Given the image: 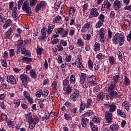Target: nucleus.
<instances>
[{"instance_id":"680f3d73","label":"nucleus","mask_w":131,"mask_h":131,"mask_svg":"<svg viewBox=\"0 0 131 131\" xmlns=\"http://www.w3.org/2000/svg\"><path fill=\"white\" fill-rule=\"evenodd\" d=\"M110 17L112 18V19H114L115 18V13L114 11H111L110 14Z\"/></svg>"},{"instance_id":"49530a36","label":"nucleus","mask_w":131,"mask_h":131,"mask_svg":"<svg viewBox=\"0 0 131 131\" xmlns=\"http://www.w3.org/2000/svg\"><path fill=\"white\" fill-rule=\"evenodd\" d=\"M9 54H10L11 58H12V57H14V56H15V51H14V49H10L9 50Z\"/></svg>"},{"instance_id":"c85d7f7f","label":"nucleus","mask_w":131,"mask_h":131,"mask_svg":"<svg viewBox=\"0 0 131 131\" xmlns=\"http://www.w3.org/2000/svg\"><path fill=\"white\" fill-rule=\"evenodd\" d=\"M88 67L90 68V69H93V68L94 67V65H93V61L92 60H91V59H90L88 61Z\"/></svg>"},{"instance_id":"e2e57ef3","label":"nucleus","mask_w":131,"mask_h":131,"mask_svg":"<svg viewBox=\"0 0 131 131\" xmlns=\"http://www.w3.org/2000/svg\"><path fill=\"white\" fill-rule=\"evenodd\" d=\"M89 7V5H88V3L84 4L83 7V12H85L86 10H88V7Z\"/></svg>"},{"instance_id":"2eb2a0df","label":"nucleus","mask_w":131,"mask_h":131,"mask_svg":"<svg viewBox=\"0 0 131 131\" xmlns=\"http://www.w3.org/2000/svg\"><path fill=\"white\" fill-rule=\"evenodd\" d=\"M123 80H124L123 83L124 85L127 86L130 84V80L129 79V78H128V77H127V76H124V78Z\"/></svg>"},{"instance_id":"ddd939ff","label":"nucleus","mask_w":131,"mask_h":131,"mask_svg":"<svg viewBox=\"0 0 131 131\" xmlns=\"http://www.w3.org/2000/svg\"><path fill=\"white\" fill-rule=\"evenodd\" d=\"M88 123H89V120L88 118L84 117L81 119V124L82 127H86Z\"/></svg>"},{"instance_id":"774afa93","label":"nucleus","mask_w":131,"mask_h":131,"mask_svg":"<svg viewBox=\"0 0 131 131\" xmlns=\"http://www.w3.org/2000/svg\"><path fill=\"white\" fill-rule=\"evenodd\" d=\"M49 116V117H51L52 119L53 118H55V112L50 113Z\"/></svg>"},{"instance_id":"2f4dec72","label":"nucleus","mask_w":131,"mask_h":131,"mask_svg":"<svg viewBox=\"0 0 131 131\" xmlns=\"http://www.w3.org/2000/svg\"><path fill=\"white\" fill-rule=\"evenodd\" d=\"M64 105L65 106H66V107H67V108H69V109H71V108H72V106H73L72 103H71L69 101H67L65 103Z\"/></svg>"},{"instance_id":"f8f14e48","label":"nucleus","mask_w":131,"mask_h":131,"mask_svg":"<svg viewBox=\"0 0 131 131\" xmlns=\"http://www.w3.org/2000/svg\"><path fill=\"white\" fill-rule=\"evenodd\" d=\"M14 28H10L5 34V38H10L11 34L14 33Z\"/></svg>"},{"instance_id":"37998d69","label":"nucleus","mask_w":131,"mask_h":131,"mask_svg":"<svg viewBox=\"0 0 131 131\" xmlns=\"http://www.w3.org/2000/svg\"><path fill=\"white\" fill-rule=\"evenodd\" d=\"M23 2H24V0H19L18 1V3L17 4L18 9V10H20L21 7L22 6V4H23Z\"/></svg>"},{"instance_id":"f257e3e1","label":"nucleus","mask_w":131,"mask_h":131,"mask_svg":"<svg viewBox=\"0 0 131 131\" xmlns=\"http://www.w3.org/2000/svg\"><path fill=\"white\" fill-rule=\"evenodd\" d=\"M26 118L28 120V122L29 123V128L33 129L36 125V123L39 122V118L37 117L31 116V113L26 114Z\"/></svg>"},{"instance_id":"f3484780","label":"nucleus","mask_w":131,"mask_h":131,"mask_svg":"<svg viewBox=\"0 0 131 131\" xmlns=\"http://www.w3.org/2000/svg\"><path fill=\"white\" fill-rule=\"evenodd\" d=\"M55 28V25L53 24H50L48 26V31L47 32L48 34H50V33H52L53 32V30Z\"/></svg>"},{"instance_id":"79ce46f5","label":"nucleus","mask_w":131,"mask_h":131,"mask_svg":"<svg viewBox=\"0 0 131 131\" xmlns=\"http://www.w3.org/2000/svg\"><path fill=\"white\" fill-rule=\"evenodd\" d=\"M60 39L58 38H55L52 41H51V45H57L58 42H59Z\"/></svg>"},{"instance_id":"a878e982","label":"nucleus","mask_w":131,"mask_h":131,"mask_svg":"<svg viewBox=\"0 0 131 131\" xmlns=\"http://www.w3.org/2000/svg\"><path fill=\"white\" fill-rule=\"evenodd\" d=\"M70 83H73L74 84L75 83V75H71L70 79Z\"/></svg>"},{"instance_id":"ea45409f","label":"nucleus","mask_w":131,"mask_h":131,"mask_svg":"<svg viewBox=\"0 0 131 131\" xmlns=\"http://www.w3.org/2000/svg\"><path fill=\"white\" fill-rule=\"evenodd\" d=\"M93 114H94V113L93 112L91 111L89 112L85 113V114H84L83 116H84V117H88L89 116H91V115H93Z\"/></svg>"},{"instance_id":"3c124183","label":"nucleus","mask_w":131,"mask_h":131,"mask_svg":"<svg viewBox=\"0 0 131 131\" xmlns=\"http://www.w3.org/2000/svg\"><path fill=\"white\" fill-rule=\"evenodd\" d=\"M114 59H115V58L113 56H111L110 58V62L113 65H114V64H115V60H114Z\"/></svg>"},{"instance_id":"338daca9","label":"nucleus","mask_w":131,"mask_h":131,"mask_svg":"<svg viewBox=\"0 0 131 131\" xmlns=\"http://www.w3.org/2000/svg\"><path fill=\"white\" fill-rule=\"evenodd\" d=\"M37 53L38 55H41V49H40L38 46L37 48Z\"/></svg>"},{"instance_id":"dca6fc26","label":"nucleus","mask_w":131,"mask_h":131,"mask_svg":"<svg viewBox=\"0 0 131 131\" xmlns=\"http://www.w3.org/2000/svg\"><path fill=\"white\" fill-rule=\"evenodd\" d=\"M108 95L110 97H111L112 98H115V99H116V98H117V95H118V94L116 91H111V92H108Z\"/></svg>"},{"instance_id":"f03ea898","label":"nucleus","mask_w":131,"mask_h":131,"mask_svg":"<svg viewBox=\"0 0 131 131\" xmlns=\"http://www.w3.org/2000/svg\"><path fill=\"white\" fill-rule=\"evenodd\" d=\"M124 40H125V37L122 34V33H116L113 37L112 41L114 45H118L121 47L123 46L124 43Z\"/></svg>"},{"instance_id":"7c9ffc66","label":"nucleus","mask_w":131,"mask_h":131,"mask_svg":"<svg viewBox=\"0 0 131 131\" xmlns=\"http://www.w3.org/2000/svg\"><path fill=\"white\" fill-rule=\"evenodd\" d=\"M30 74H31V77L32 78H36L37 77V75H36V74L35 73V72L33 71V70H32L30 71Z\"/></svg>"},{"instance_id":"c756f323","label":"nucleus","mask_w":131,"mask_h":131,"mask_svg":"<svg viewBox=\"0 0 131 131\" xmlns=\"http://www.w3.org/2000/svg\"><path fill=\"white\" fill-rule=\"evenodd\" d=\"M72 96H73L74 97H75V98H76L77 99V98L79 97V91H78V90H76L74 93L73 94Z\"/></svg>"},{"instance_id":"4d7b16f0","label":"nucleus","mask_w":131,"mask_h":131,"mask_svg":"<svg viewBox=\"0 0 131 131\" xmlns=\"http://www.w3.org/2000/svg\"><path fill=\"white\" fill-rule=\"evenodd\" d=\"M23 60H24V61H26V62H31L32 59L31 58L24 57L23 58Z\"/></svg>"},{"instance_id":"0e129e2a","label":"nucleus","mask_w":131,"mask_h":131,"mask_svg":"<svg viewBox=\"0 0 131 131\" xmlns=\"http://www.w3.org/2000/svg\"><path fill=\"white\" fill-rule=\"evenodd\" d=\"M62 61H63V58H62V56L59 55L58 57V62L59 63V64H61Z\"/></svg>"},{"instance_id":"20e7f679","label":"nucleus","mask_w":131,"mask_h":131,"mask_svg":"<svg viewBox=\"0 0 131 131\" xmlns=\"http://www.w3.org/2000/svg\"><path fill=\"white\" fill-rule=\"evenodd\" d=\"M47 5V3L45 1H41L40 3L37 4L35 8V12H39L40 11L41 8L45 9L46 8V6Z\"/></svg>"},{"instance_id":"e433bc0d","label":"nucleus","mask_w":131,"mask_h":131,"mask_svg":"<svg viewBox=\"0 0 131 131\" xmlns=\"http://www.w3.org/2000/svg\"><path fill=\"white\" fill-rule=\"evenodd\" d=\"M81 60L80 58H78L76 61V66L78 67H79L80 65H81Z\"/></svg>"},{"instance_id":"c03bdc74","label":"nucleus","mask_w":131,"mask_h":131,"mask_svg":"<svg viewBox=\"0 0 131 131\" xmlns=\"http://www.w3.org/2000/svg\"><path fill=\"white\" fill-rule=\"evenodd\" d=\"M41 39L42 40H45V37H46L47 36V32L41 31Z\"/></svg>"},{"instance_id":"b1692460","label":"nucleus","mask_w":131,"mask_h":131,"mask_svg":"<svg viewBox=\"0 0 131 131\" xmlns=\"http://www.w3.org/2000/svg\"><path fill=\"white\" fill-rule=\"evenodd\" d=\"M87 80L88 82H92V81H95V80H96V77L94 75L91 76L88 78Z\"/></svg>"},{"instance_id":"7ed1b4c3","label":"nucleus","mask_w":131,"mask_h":131,"mask_svg":"<svg viewBox=\"0 0 131 131\" xmlns=\"http://www.w3.org/2000/svg\"><path fill=\"white\" fill-rule=\"evenodd\" d=\"M22 9L23 11L26 12V14L30 16L32 12L31 11V8L29 7V2L28 1H25L23 4Z\"/></svg>"},{"instance_id":"6e6552de","label":"nucleus","mask_w":131,"mask_h":131,"mask_svg":"<svg viewBox=\"0 0 131 131\" xmlns=\"http://www.w3.org/2000/svg\"><path fill=\"white\" fill-rule=\"evenodd\" d=\"M19 77L21 80L22 83L24 85H25V84L27 83V81L29 80V77L24 74H22Z\"/></svg>"},{"instance_id":"a18cd8bd","label":"nucleus","mask_w":131,"mask_h":131,"mask_svg":"<svg viewBox=\"0 0 131 131\" xmlns=\"http://www.w3.org/2000/svg\"><path fill=\"white\" fill-rule=\"evenodd\" d=\"M41 95H42V91L41 90L37 91V92L36 93V96L38 97V98H40Z\"/></svg>"},{"instance_id":"a211bd4d","label":"nucleus","mask_w":131,"mask_h":131,"mask_svg":"<svg viewBox=\"0 0 131 131\" xmlns=\"http://www.w3.org/2000/svg\"><path fill=\"white\" fill-rule=\"evenodd\" d=\"M110 128L111 130L113 131L118 130L119 128V126L116 124H113L110 126Z\"/></svg>"},{"instance_id":"c9c22d12","label":"nucleus","mask_w":131,"mask_h":131,"mask_svg":"<svg viewBox=\"0 0 131 131\" xmlns=\"http://www.w3.org/2000/svg\"><path fill=\"white\" fill-rule=\"evenodd\" d=\"M100 45L98 42H95V48H94V51L95 52H97V51H99V49H100Z\"/></svg>"},{"instance_id":"69168bd1","label":"nucleus","mask_w":131,"mask_h":131,"mask_svg":"<svg viewBox=\"0 0 131 131\" xmlns=\"http://www.w3.org/2000/svg\"><path fill=\"white\" fill-rule=\"evenodd\" d=\"M2 65L4 67H7V66H8L7 64V61L6 60H3L2 62Z\"/></svg>"},{"instance_id":"9b49d317","label":"nucleus","mask_w":131,"mask_h":131,"mask_svg":"<svg viewBox=\"0 0 131 131\" xmlns=\"http://www.w3.org/2000/svg\"><path fill=\"white\" fill-rule=\"evenodd\" d=\"M111 7V3L108 1V0L104 1L103 4L102 5V8H103V9H105L106 8L107 9V10H109ZM102 10H103V8H102Z\"/></svg>"},{"instance_id":"5fc2aeb1","label":"nucleus","mask_w":131,"mask_h":131,"mask_svg":"<svg viewBox=\"0 0 131 131\" xmlns=\"http://www.w3.org/2000/svg\"><path fill=\"white\" fill-rule=\"evenodd\" d=\"M57 51H58V52H62V51L64 50V49L63 48V47H62V45H57Z\"/></svg>"},{"instance_id":"423d86ee","label":"nucleus","mask_w":131,"mask_h":131,"mask_svg":"<svg viewBox=\"0 0 131 131\" xmlns=\"http://www.w3.org/2000/svg\"><path fill=\"white\" fill-rule=\"evenodd\" d=\"M105 106L107 109L110 108L108 112L113 113L114 111H115V110H116V105H115L114 103L111 104H105Z\"/></svg>"},{"instance_id":"6ab92c4d","label":"nucleus","mask_w":131,"mask_h":131,"mask_svg":"<svg viewBox=\"0 0 131 131\" xmlns=\"http://www.w3.org/2000/svg\"><path fill=\"white\" fill-rule=\"evenodd\" d=\"M117 112L119 116H121V117H123V118H125L126 117V115H125L124 113L122 112V111H121L120 109H117Z\"/></svg>"},{"instance_id":"aec40b11","label":"nucleus","mask_w":131,"mask_h":131,"mask_svg":"<svg viewBox=\"0 0 131 131\" xmlns=\"http://www.w3.org/2000/svg\"><path fill=\"white\" fill-rule=\"evenodd\" d=\"M90 124L92 130L98 131V127L97 126V125H94L93 122H90Z\"/></svg>"},{"instance_id":"72a5a7b5","label":"nucleus","mask_w":131,"mask_h":131,"mask_svg":"<svg viewBox=\"0 0 131 131\" xmlns=\"http://www.w3.org/2000/svg\"><path fill=\"white\" fill-rule=\"evenodd\" d=\"M37 0H30V7H34L36 5Z\"/></svg>"},{"instance_id":"de8ad7c7","label":"nucleus","mask_w":131,"mask_h":131,"mask_svg":"<svg viewBox=\"0 0 131 131\" xmlns=\"http://www.w3.org/2000/svg\"><path fill=\"white\" fill-rule=\"evenodd\" d=\"M92 121L95 123H99L100 122V119L98 117H95L92 119Z\"/></svg>"},{"instance_id":"4c0bfd02","label":"nucleus","mask_w":131,"mask_h":131,"mask_svg":"<svg viewBox=\"0 0 131 131\" xmlns=\"http://www.w3.org/2000/svg\"><path fill=\"white\" fill-rule=\"evenodd\" d=\"M7 125H8V126H10V127H12V126H14V122L13 121H9L7 120Z\"/></svg>"},{"instance_id":"1a4fd4ad","label":"nucleus","mask_w":131,"mask_h":131,"mask_svg":"<svg viewBox=\"0 0 131 131\" xmlns=\"http://www.w3.org/2000/svg\"><path fill=\"white\" fill-rule=\"evenodd\" d=\"M7 80L8 82L11 83L12 84H15L16 83V79L15 78V77L12 75H9L7 76Z\"/></svg>"},{"instance_id":"4be33fe9","label":"nucleus","mask_w":131,"mask_h":131,"mask_svg":"<svg viewBox=\"0 0 131 131\" xmlns=\"http://www.w3.org/2000/svg\"><path fill=\"white\" fill-rule=\"evenodd\" d=\"M97 98L101 101H103L104 100V97H105V95H104L103 92H101L99 94L97 95Z\"/></svg>"},{"instance_id":"39448f33","label":"nucleus","mask_w":131,"mask_h":131,"mask_svg":"<svg viewBox=\"0 0 131 131\" xmlns=\"http://www.w3.org/2000/svg\"><path fill=\"white\" fill-rule=\"evenodd\" d=\"M105 118L107 123H111L112 122V113L109 111H106L105 114Z\"/></svg>"},{"instance_id":"f704fd0d","label":"nucleus","mask_w":131,"mask_h":131,"mask_svg":"<svg viewBox=\"0 0 131 131\" xmlns=\"http://www.w3.org/2000/svg\"><path fill=\"white\" fill-rule=\"evenodd\" d=\"M64 117L66 120H70V118H71V115L69 114L65 113L64 114Z\"/></svg>"},{"instance_id":"a19ab883","label":"nucleus","mask_w":131,"mask_h":131,"mask_svg":"<svg viewBox=\"0 0 131 131\" xmlns=\"http://www.w3.org/2000/svg\"><path fill=\"white\" fill-rule=\"evenodd\" d=\"M85 108H86L85 104L82 102H81V104L80 105V109H81V110H83L84 109H85Z\"/></svg>"},{"instance_id":"09e8293b","label":"nucleus","mask_w":131,"mask_h":131,"mask_svg":"<svg viewBox=\"0 0 131 131\" xmlns=\"http://www.w3.org/2000/svg\"><path fill=\"white\" fill-rule=\"evenodd\" d=\"M119 75H117L113 77V80H114V81H115V83H117V82H118V80L119 79Z\"/></svg>"},{"instance_id":"393cba45","label":"nucleus","mask_w":131,"mask_h":131,"mask_svg":"<svg viewBox=\"0 0 131 131\" xmlns=\"http://www.w3.org/2000/svg\"><path fill=\"white\" fill-rule=\"evenodd\" d=\"M68 32H69V30L68 29H66L65 31H62V33L60 35H61V37H66L67 35H68Z\"/></svg>"},{"instance_id":"58836bf2","label":"nucleus","mask_w":131,"mask_h":131,"mask_svg":"<svg viewBox=\"0 0 131 131\" xmlns=\"http://www.w3.org/2000/svg\"><path fill=\"white\" fill-rule=\"evenodd\" d=\"M92 102V99H88L87 100V103H86V109H88L92 105V103H91Z\"/></svg>"},{"instance_id":"603ef678","label":"nucleus","mask_w":131,"mask_h":131,"mask_svg":"<svg viewBox=\"0 0 131 131\" xmlns=\"http://www.w3.org/2000/svg\"><path fill=\"white\" fill-rule=\"evenodd\" d=\"M70 110L71 111V112L74 114L76 113V112L77 111V110H76V107H75L73 105L72 106L71 108L70 109Z\"/></svg>"},{"instance_id":"bf43d9fd","label":"nucleus","mask_w":131,"mask_h":131,"mask_svg":"<svg viewBox=\"0 0 131 131\" xmlns=\"http://www.w3.org/2000/svg\"><path fill=\"white\" fill-rule=\"evenodd\" d=\"M77 43L79 47H82V46H83V42H82V40L81 39H79L77 41Z\"/></svg>"},{"instance_id":"864d4df0","label":"nucleus","mask_w":131,"mask_h":131,"mask_svg":"<svg viewBox=\"0 0 131 131\" xmlns=\"http://www.w3.org/2000/svg\"><path fill=\"white\" fill-rule=\"evenodd\" d=\"M98 19L100 20V21L104 22V19H105V16L103 15V14H101L98 17Z\"/></svg>"},{"instance_id":"13d9d810","label":"nucleus","mask_w":131,"mask_h":131,"mask_svg":"<svg viewBox=\"0 0 131 131\" xmlns=\"http://www.w3.org/2000/svg\"><path fill=\"white\" fill-rule=\"evenodd\" d=\"M24 96H25V98H26V99L30 98V96H29V94L27 91H24Z\"/></svg>"},{"instance_id":"052dcab7","label":"nucleus","mask_w":131,"mask_h":131,"mask_svg":"<svg viewBox=\"0 0 131 131\" xmlns=\"http://www.w3.org/2000/svg\"><path fill=\"white\" fill-rule=\"evenodd\" d=\"M77 98L76 97H75L73 95H71L70 96V100L72 102H75V101H76L77 100Z\"/></svg>"},{"instance_id":"9d476101","label":"nucleus","mask_w":131,"mask_h":131,"mask_svg":"<svg viewBox=\"0 0 131 131\" xmlns=\"http://www.w3.org/2000/svg\"><path fill=\"white\" fill-rule=\"evenodd\" d=\"M121 4L119 1H115L114 2V8L115 11H118L121 8Z\"/></svg>"},{"instance_id":"bb28decb","label":"nucleus","mask_w":131,"mask_h":131,"mask_svg":"<svg viewBox=\"0 0 131 131\" xmlns=\"http://www.w3.org/2000/svg\"><path fill=\"white\" fill-rule=\"evenodd\" d=\"M104 23V21H101V20H99L96 24L95 25V27L96 28H100V27H101V26H102V25H103Z\"/></svg>"},{"instance_id":"473e14b6","label":"nucleus","mask_w":131,"mask_h":131,"mask_svg":"<svg viewBox=\"0 0 131 131\" xmlns=\"http://www.w3.org/2000/svg\"><path fill=\"white\" fill-rule=\"evenodd\" d=\"M99 38L100 40V41L102 42H105V40H106V38L105 37L104 34H100L99 36Z\"/></svg>"},{"instance_id":"5701e85b","label":"nucleus","mask_w":131,"mask_h":131,"mask_svg":"<svg viewBox=\"0 0 131 131\" xmlns=\"http://www.w3.org/2000/svg\"><path fill=\"white\" fill-rule=\"evenodd\" d=\"M115 84H111V86L108 88V93L115 91Z\"/></svg>"},{"instance_id":"4468645a","label":"nucleus","mask_w":131,"mask_h":131,"mask_svg":"<svg viewBox=\"0 0 131 131\" xmlns=\"http://www.w3.org/2000/svg\"><path fill=\"white\" fill-rule=\"evenodd\" d=\"M86 79V74L82 73L80 77V83H83Z\"/></svg>"},{"instance_id":"8fccbe9b","label":"nucleus","mask_w":131,"mask_h":131,"mask_svg":"<svg viewBox=\"0 0 131 131\" xmlns=\"http://www.w3.org/2000/svg\"><path fill=\"white\" fill-rule=\"evenodd\" d=\"M23 47V40H19L17 43V48Z\"/></svg>"},{"instance_id":"412c9836","label":"nucleus","mask_w":131,"mask_h":131,"mask_svg":"<svg viewBox=\"0 0 131 131\" xmlns=\"http://www.w3.org/2000/svg\"><path fill=\"white\" fill-rule=\"evenodd\" d=\"M71 92H72V87L70 86V85H68L66 90V95H70Z\"/></svg>"},{"instance_id":"cd10ccee","label":"nucleus","mask_w":131,"mask_h":131,"mask_svg":"<svg viewBox=\"0 0 131 131\" xmlns=\"http://www.w3.org/2000/svg\"><path fill=\"white\" fill-rule=\"evenodd\" d=\"M69 84V76H68L66 79L63 81V85H68Z\"/></svg>"},{"instance_id":"6e6d98bb","label":"nucleus","mask_w":131,"mask_h":131,"mask_svg":"<svg viewBox=\"0 0 131 131\" xmlns=\"http://www.w3.org/2000/svg\"><path fill=\"white\" fill-rule=\"evenodd\" d=\"M14 104L16 105V107H19L20 106V100L17 99L14 101Z\"/></svg>"},{"instance_id":"0eeeda50","label":"nucleus","mask_w":131,"mask_h":131,"mask_svg":"<svg viewBox=\"0 0 131 131\" xmlns=\"http://www.w3.org/2000/svg\"><path fill=\"white\" fill-rule=\"evenodd\" d=\"M91 15H90V18H93L98 17L99 16V12H98V9L92 8L90 12Z\"/></svg>"}]
</instances>
